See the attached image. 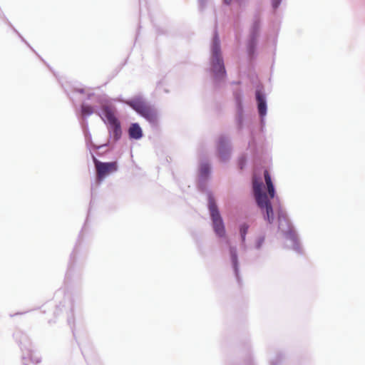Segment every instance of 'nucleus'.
<instances>
[{"instance_id": "c756f323", "label": "nucleus", "mask_w": 365, "mask_h": 365, "mask_svg": "<svg viewBox=\"0 0 365 365\" xmlns=\"http://www.w3.org/2000/svg\"><path fill=\"white\" fill-rule=\"evenodd\" d=\"M240 83H241V82H240V81H232V82L231 83V84H232V85H235V84H240Z\"/></svg>"}, {"instance_id": "f3484780", "label": "nucleus", "mask_w": 365, "mask_h": 365, "mask_svg": "<svg viewBox=\"0 0 365 365\" xmlns=\"http://www.w3.org/2000/svg\"><path fill=\"white\" fill-rule=\"evenodd\" d=\"M128 137L130 140H138L143 137V129L138 123H130L128 128Z\"/></svg>"}, {"instance_id": "c85d7f7f", "label": "nucleus", "mask_w": 365, "mask_h": 365, "mask_svg": "<svg viewBox=\"0 0 365 365\" xmlns=\"http://www.w3.org/2000/svg\"><path fill=\"white\" fill-rule=\"evenodd\" d=\"M27 312H16L14 314H11L10 316L12 317H14V316H17V315H21V314H24L25 313H26Z\"/></svg>"}, {"instance_id": "393cba45", "label": "nucleus", "mask_w": 365, "mask_h": 365, "mask_svg": "<svg viewBox=\"0 0 365 365\" xmlns=\"http://www.w3.org/2000/svg\"><path fill=\"white\" fill-rule=\"evenodd\" d=\"M265 237L264 236H259L257 238L255 244V247L256 250H260L262 247V245L264 242Z\"/></svg>"}, {"instance_id": "9b49d317", "label": "nucleus", "mask_w": 365, "mask_h": 365, "mask_svg": "<svg viewBox=\"0 0 365 365\" xmlns=\"http://www.w3.org/2000/svg\"><path fill=\"white\" fill-rule=\"evenodd\" d=\"M98 110H103V106L86 98L81 103L79 108L76 110V115L83 133L89 130L88 118L94 113L98 116Z\"/></svg>"}, {"instance_id": "a878e982", "label": "nucleus", "mask_w": 365, "mask_h": 365, "mask_svg": "<svg viewBox=\"0 0 365 365\" xmlns=\"http://www.w3.org/2000/svg\"><path fill=\"white\" fill-rule=\"evenodd\" d=\"M207 0H198V6L200 11H203L207 6Z\"/></svg>"}, {"instance_id": "bb28decb", "label": "nucleus", "mask_w": 365, "mask_h": 365, "mask_svg": "<svg viewBox=\"0 0 365 365\" xmlns=\"http://www.w3.org/2000/svg\"><path fill=\"white\" fill-rule=\"evenodd\" d=\"M83 135L85 137V140H86L87 145H88L89 142H91V134L89 130L83 132Z\"/></svg>"}, {"instance_id": "b1692460", "label": "nucleus", "mask_w": 365, "mask_h": 365, "mask_svg": "<svg viewBox=\"0 0 365 365\" xmlns=\"http://www.w3.org/2000/svg\"><path fill=\"white\" fill-rule=\"evenodd\" d=\"M283 358L284 354L282 352L277 353L276 358L270 361V365H279Z\"/></svg>"}, {"instance_id": "2eb2a0df", "label": "nucleus", "mask_w": 365, "mask_h": 365, "mask_svg": "<svg viewBox=\"0 0 365 365\" xmlns=\"http://www.w3.org/2000/svg\"><path fill=\"white\" fill-rule=\"evenodd\" d=\"M59 83L61 84L62 88L63 89L65 93L69 98L70 101L72 102L73 106H76V102L74 100V94L80 93L83 94L86 93V90L85 88L78 86L80 83L78 82H71V81H65L63 82L61 79L58 78Z\"/></svg>"}, {"instance_id": "cd10ccee", "label": "nucleus", "mask_w": 365, "mask_h": 365, "mask_svg": "<svg viewBox=\"0 0 365 365\" xmlns=\"http://www.w3.org/2000/svg\"><path fill=\"white\" fill-rule=\"evenodd\" d=\"M109 144H110V143H104V144L98 145V146H95V149L100 150L103 148H107L109 145Z\"/></svg>"}, {"instance_id": "7ed1b4c3", "label": "nucleus", "mask_w": 365, "mask_h": 365, "mask_svg": "<svg viewBox=\"0 0 365 365\" xmlns=\"http://www.w3.org/2000/svg\"><path fill=\"white\" fill-rule=\"evenodd\" d=\"M86 100L103 106V110H98V116L107 127L110 140L115 144L122 138L123 129L120 120L116 115V108L111 103V99L106 93L87 92Z\"/></svg>"}, {"instance_id": "20e7f679", "label": "nucleus", "mask_w": 365, "mask_h": 365, "mask_svg": "<svg viewBox=\"0 0 365 365\" xmlns=\"http://www.w3.org/2000/svg\"><path fill=\"white\" fill-rule=\"evenodd\" d=\"M208 65L207 71L210 74L213 87L215 89L222 88L227 80V73L217 29L214 31L210 46Z\"/></svg>"}, {"instance_id": "f03ea898", "label": "nucleus", "mask_w": 365, "mask_h": 365, "mask_svg": "<svg viewBox=\"0 0 365 365\" xmlns=\"http://www.w3.org/2000/svg\"><path fill=\"white\" fill-rule=\"evenodd\" d=\"M212 165L207 160H201L198 165L196 187L200 193L207 195V207L209 211L211 226L217 237L224 239L225 244L229 246V255L232 269L236 281L240 287L242 284V279L240 272V262L237 250L235 246L230 245V240L227 237L225 222L217 205V200L213 192L208 188V182L212 175Z\"/></svg>"}, {"instance_id": "5701e85b", "label": "nucleus", "mask_w": 365, "mask_h": 365, "mask_svg": "<svg viewBox=\"0 0 365 365\" xmlns=\"http://www.w3.org/2000/svg\"><path fill=\"white\" fill-rule=\"evenodd\" d=\"M283 0H270L272 9L275 13L279 8Z\"/></svg>"}, {"instance_id": "a211bd4d", "label": "nucleus", "mask_w": 365, "mask_h": 365, "mask_svg": "<svg viewBox=\"0 0 365 365\" xmlns=\"http://www.w3.org/2000/svg\"><path fill=\"white\" fill-rule=\"evenodd\" d=\"M29 361L34 364H38L41 361V357L33 355L31 348L29 349V351L22 352L21 355L22 365H29Z\"/></svg>"}, {"instance_id": "f257e3e1", "label": "nucleus", "mask_w": 365, "mask_h": 365, "mask_svg": "<svg viewBox=\"0 0 365 365\" xmlns=\"http://www.w3.org/2000/svg\"><path fill=\"white\" fill-rule=\"evenodd\" d=\"M248 129L250 140L247 150L250 153L254 163L252 176V195L262 214L263 219L268 224H272L274 220V212L269 199L276 197L275 185L269 171L262 165L261 155L256 141L255 131L250 126Z\"/></svg>"}, {"instance_id": "0eeeda50", "label": "nucleus", "mask_w": 365, "mask_h": 365, "mask_svg": "<svg viewBox=\"0 0 365 365\" xmlns=\"http://www.w3.org/2000/svg\"><path fill=\"white\" fill-rule=\"evenodd\" d=\"M125 103L132 108L138 115L145 118L153 130L159 128L157 110L148 103L141 95L134 96L127 99Z\"/></svg>"}, {"instance_id": "aec40b11", "label": "nucleus", "mask_w": 365, "mask_h": 365, "mask_svg": "<svg viewBox=\"0 0 365 365\" xmlns=\"http://www.w3.org/2000/svg\"><path fill=\"white\" fill-rule=\"evenodd\" d=\"M250 225L247 222H242L239 225V235L240 239V247L246 249V236L248 232Z\"/></svg>"}, {"instance_id": "4be33fe9", "label": "nucleus", "mask_w": 365, "mask_h": 365, "mask_svg": "<svg viewBox=\"0 0 365 365\" xmlns=\"http://www.w3.org/2000/svg\"><path fill=\"white\" fill-rule=\"evenodd\" d=\"M247 157L245 154L241 155L237 160V167L239 170H242L247 165Z\"/></svg>"}, {"instance_id": "ddd939ff", "label": "nucleus", "mask_w": 365, "mask_h": 365, "mask_svg": "<svg viewBox=\"0 0 365 365\" xmlns=\"http://www.w3.org/2000/svg\"><path fill=\"white\" fill-rule=\"evenodd\" d=\"M91 154L93 163L97 171V174L95 178V184L96 186H99L110 174L113 173L118 170V162H102L97 159L92 153H91Z\"/></svg>"}, {"instance_id": "9d476101", "label": "nucleus", "mask_w": 365, "mask_h": 365, "mask_svg": "<svg viewBox=\"0 0 365 365\" xmlns=\"http://www.w3.org/2000/svg\"><path fill=\"white\" fill-rule=\"evenodd\" d=\"M233 97L235 101L234 123L237 133L240 135L245 128L246 121L242 90L240 88L235 90Z\"/></svg>"}, {"instance_id": "412c9836", "label": "nucleus", "mask_w": 365, "mask_h": 365, "mask_svg": "<svg viewBox=\"0 0 365 365\" xmlns=\"http://www.w3.org/2000/svg\"><path fill=\"white\" fill-rule=\"evenodd\" d=\"M235 2L240 8L244 9L247 2L248 0H222L223 4L226 6H230L232 2Z\"/></svg>"}, {"instance_id": "1a4fd4ad", "label": "nucleus", "mask_w": 365, "mask_h": 365, "mask_svg": "<svg viewBox=\"0 0 365 365\" xmlns=\"http://www.w3.org/2000/svg\"><path fill=\"white\" fill-rule=\"evenodd\" d=\"M63 295V298L56 305V309L53 312L55 316L59 315L61 313L65 312L67 314L68 324L72 327L74 324L73 307L76 299L79 296H74L70 292H66L64 289H58L55 293V297H58Z\"/></svg>"}, {"instance_id": "4468645a", "label": "nucleus", "mask_w": 365, "mask_h": 365, "mask_svg": "<svg viewBox=\"0 0 365 365\" xmlns=\"http://www.w3.org/2000/svg\"><path fill=\"white\" fill-rule=\"evenodd\" d=\"M215 148L217 156L222 162H227L231 158L232 145L229 134L220 133L215 141Z\"/></svg>"}, {"instance_id": "423d86ee", "label": "nucleus", "mask_w": 365, "mask_h": 365, "mask_svg": "<svg viewBox=\"0 0 365 365\" xmlns=\"http://www.w3.org/2000/svg\"><path fill=\"white\" fill-rule=\"evenodd\" d=\"M93 184L91 185V200L90 202V206L88 211V215L85 223L79 232L78 239L76 245L73 247L72 252L70 255V258L68 264L67 271L65 275V283L66 284H78L81 282L82 279V271L76 268L77 257L81 253V245L83 241L84 235L87 232L88 220L90 215L92 204L93 202Z\"/></svg>"}, {"instance_id": "6ab92c4d", "label": "nucleus", "mask_w": 365, "mask_h": 365, "mask_svg": "<svg viewBox=\"0 0 365 365\" xmlns=\"http://www.w3.org/2000/svg\"><path fill=\"white\" fill-rule=\"evenodd\" d=\"M8 26L13 30V31L19 36L21 41L24 43L46 66L48 67L53 74L56 76V73L52 71V68L44 61V60L38 54V53L34 49V48L29 44V43L22 36V35L16 30L13 24L8 21Z\"/></svg>"}, {"instance_id": "f8f14e48", "label": "nucleus", "mask_w": 365, "mask_h": 365, "mask_svg": "<svg viewBox=\"0 0 365 365\" xmlns=\"http://www.w3.org/2000/svg\"><path fill=\"white\" fill-rule=\"evenodd\" d=\"M257 111L259 119V131H265L266 116L267 114V100L264 86L261 84L257 86L255 91Z\"/></svg>"}, {"instance_id": "6e6552de", "label": "nucleus", "mask_w": 365, "mask_h": 365, "mask_svg": "<svg viewBox=\"0 0 365 365\" xmlns=\"http://www.w3.org/2000/svg\"><path fill=\"white\" fill-rule=\"evenodd\" d=\"M262 20L259 12H255L248 30L246 40V53L250 61H252L257 57V46L261 34Z\"/></svg>"}, {"instance_id": "39448f33", "label": "nucleus", "mask_w": 365, "mask_h": 365, "mask_svg": "<svg viewBox=\"0 0 365 365\" xmlns=\"http://www.w3.org/2000/svg\"><path fill=\"white\" fill-rule=\"evenodd\" d=\"M278 229L284 240L285 247L294 251L298 255H304V250L300 242L299 236L294 225L289 219L287 213L279 207L277 211Z\"/></svg>"}, {"instance_id": "dca6fc26", "label": "nucleus", "mask_w": 365, "mask_h": 365, "mask_svg": "<svg viewBox=\"0 0 365 365\" xmlns=\"http://www.w3.org/2000/svg\"><path fill=\"white\" fill-rule=\"evenodd\" d=\"M13 336L22 352L29 351V349L31 348V342L29 337L21 330H16Z\"/></svg>"}]
</instances>
